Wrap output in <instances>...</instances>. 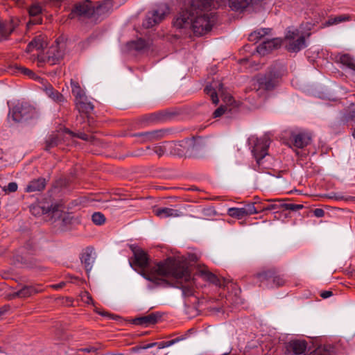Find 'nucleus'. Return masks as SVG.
Here are the masks:
<instances>
[{
  "mask_svg": "<svg viewBox=\"0 0 355 355\" xmlns=\"http://www.w3.org/2000/svg\"><path fill=\"white\" fill-rule=\"evenodd\" d=\"M130 248L133 253V257L130 260V266L135 270L139 268L141 275L155 286H171V284L164 279V276L166 275H173L178 279L183 277L188 279L189 277L181 261L174 257H168L153 266H148L149 256L147 252L139 247L131 245Z\"/></svg>",
  "mask_w": 355,
  "mask_h": 355,
  "instance_id": "f257e3e1",
  "label": "nucleus"
},
{
  "mask_svg": "<svg viewBox=\"0 0 355 355\" xmlns=\"http://www.w3.org/2000/svg\"><path fill=\"white\" fill-rule=\"evenodd\" d=\"M215 8L214 0H188L173 21L177 28H190L196 36L211 30L214 15L209 11Z\"/></svg>",
  "mask_w": 355,
  "mask_h": 355,
  "instance_id": "f03ea898",
  "label": "nucleus"
},
{
  "mask_svg": "<svg viewBox=\"0 0 355 355\" xmlns=\"http://www.w3.org/2000/svg\"><path fill=\"white\" fill-rule=\"evenodd\" d=\"M286 71V68L284 64L275 62L268 68L265 74L257 76L252 80V89L256 91L273 90L279 84Z\"/></svg>",
  "mask_w": 355,
  "mask_h": 355,
  "instance_id": "7ed1b4c3",
  "label": "nucleus"
},
{
  "mask_svg": "<svg viewBox=\"0 0 355 355\" xmlns=\"http://www.w3.org/2000/svg\"><path fill=\"white\" fill-rule=\"evenodd\" d=\"M66 49L67 44L63 38L58 37L49 48L45 56H37V67H42L44 63L50 66L59 64L64 58Z\"/></svg>",
  "mask_w": 355,
  "mask_h": 355,
  "instance_id": "20e7f679",
  "label": "nucleus"
},
{
  "mask_svg": "<svg viewBox=\"0 0 355 355\" xmlns=\"http://www.w3.org/2000/svg\"><path fill=\"white\" fill-rule=\"evenodd\" d=\"M282 40L288 52L297 53L306 47L305 37L297 28H288Z\"/></svg>",
  "mask_w": 355,
  "mask_h": 355,
  "instance_id": "39448f33",
  "label": "nucleus"
},
{
  "mask_svg": "<svg viewBox=\"0 0 355 355\" xmlns=\"http://www.w3.org/2000/svg\"><path fill=\"white\" fill-rule=\"evenodd\" d=\"M11 116L15 122H23L38 116L37 110L28 103H18L15 105L11 112Z\"/></svg>",
  "mask_w": 355,
  "mask_h": 355,
  "instance_id": "423d86ee",
  "label": "nucleus"
},
{
  "mask_svg": "<svg viewBox=\"0 0 355 355\" xmlns=\"http://www.w3.org/2000/svg\"><path fill=\"white\" fill-rule=\"evenodd\" d=\"M168 13L169 9L167 6H159L157 8L147 13L142 25L146 28H150L159 24Z\"/></svg>",
  "mask_w": 355,
  "mask_h": 355,
  "instance_id": "0eeeda50",
  "label": "nucleus"
},
{
  "mask_svg": "<svg viewBox=\"0 0 355 355\" xmlns=\"http://www.w3.org/2000/svg\"><path fill=\"white\" fill-rule=\"evenodd\" d=\"M250 142L253 144L252 153L259 165L261 159L268 155V150L270 145V139L267 137L261 138L251 137Z\"/></svg>",
  "mask_w": 355,
  "mask_h": 355,
  "instance_id": "6e6552de",
  "label": "nucleus"
},
{
  "mask_svg": "<svg viewBox=\"0 0 355 355\" xmlns=\"http://www.w3.org/2000/svg\"><path fill=\"white\" fill-rule=\"evenodd\" d=\"M254 277L259 280L260 284L264 282H267L269 284L271 280L273 285L276 287L284 286L286 284L284 275L279 274L275 268L258 272L254 275Z\"/></svg>",
  "mask_w": 355,
  "mask_h": 355,
  "instance_id": "1a4fd4ad",
  "label": "nucleus"
},
{
  "mask_svg": "<svg viewBox=\"0 0 355 355\" xmlns=\"http://www.w3.org/2000/svg\"><path fill=\"white\" fill-rule=\"evenodd\" d=\"M95 14V7L92 2L85 0L74 5L71 12L69 14V19H74L78 17L89 18Z\"/></svg>",
  "mask_w": 355,
  "mask_h": 355,
  "instance_id": "9d476101",
  "label": "nucleus"
},
{
  "mask_svg": "<svg viewBox=\"0 0 355 355\" xmlns=\"http://www.w3.org/2000/svg\"><path fill=\"white\" fill-rule=\"evenodd\" d=\"M181 262L182 263V265L184 266V267H185L187 269V271L189 276L188 279H186L183 277L178 279L173 275H166V276H164V277H172L175 281V284H176L175 286L182 289V295L184 297H189L193 295L194 288H193V287L192 286V283L191 282V273L189 270V268L184 262H183L182 261H181Z\"/></svg>",
  "mask_w": 355,
  "mask_h": 355,
  "instance_id": "9b49d317",
  "label": "nucleus"
},
{
  "mask_svg": "<svg viewBox=\"0 0 355 355\" xmlns=\"http://www.w3.org/2000/svg\"><path fill=\"white\" fill-rule=\"evenodd\" d=\"M307 342L305 340L294 339L285 343L286 355H305Z\"/></svg>",
  "mask_w": 355,
  "mask_h": 355,
  "instance_id": "f8f14e48",
  "label": "nucleus"
},
{
  "mask_svg": "<svg viewBox=\"0 0 355 355\" xmlns=\"http://www.w3.org/2000/svg\"><path fill=\"white\" fill-rule=\"evenodd\" d=\"M255 203H249L243 207H232L227 210V214L237 219H241L246 216L258 214L259 211L254 206Z\"/></svg>",
  "mask_w": 355,
  "mask_h": 355,
  "instance_id": "ddd939ff",
  "label": "nucleus"
},
{
  "mask_svg": "<svg viewBox=\"0 0 355 355\" xmlns=\"http://www.w3.org/2000/svg\"><path fill=\"white\" fill-rule=\"evenodd\" d=\"M165 130H156L149 132L135 133L133 137L139 139L141 143L154 142L163 139L166 135Z\"/></svg>",
  "mask_w": 355,
  "mask_h": 355,
  "instance_id": "4468645a",
  "label": "nucleus"
},
{
  "mask_svg": "<svg viewBox=\"0 0 355 355\" xmlns=\"http://www.w3.org/2000/svg\"><path fill=\"white\" fill-rule=\"evenodd\" d=\"M283 44V40L281 38L275 37L271 40H268L263 42L257 47V51L260 55H265L268 54L272 51L278 49Z\"/></svg>",
  "mask_w": 355,
  "mask_h": 355,
  "instance_id": "2eb2a0df",
  "label": "nucleus"
},
{
  "mask_svg": "<svg viewBox=\"0 0 355 355\" xmlns=\"http://www.w3.org/2000/svg\"><path fill=\"white\" fill-rule=\"evenodd\" d=\"M43 291L42 286L40 284L24 286L20 290L14 292L10 295L11 298H26L29 297L35 294L41 293Z\"/></svg>",
  "mask_w": 355,
  "mask_h": 355,
  "instance_id": "dca6fc26",
  "label": "nucleus"
},
{
  "mask_svg": "<svg viewBox=\"0 0 355 355\" xmlns=\"http://www.w3.org/2000/svg\"><path fill=\"white\" fill-rule=\"evenodd\" d=\"M197 273L204 280L218 286H222V280L211 272L207 266L199 265L198 266Z\"/></svg>",
  "mask_w": 355,
  "mask_h": 355,
  "instance_id": "f3484780",
  "label": "nucleus"
},
{
  "mask_svg": "<svg viewBox=\"0 0 355 355\" xmlns=\"http://www.w3.org/2000/svg\"><path fill=\"white\" fill-rule=\"evenodd\" d=\"M171 113L167 110H162L157 112L147 114L143 116L142 121L146 123H154L166 121L171 118Z\"/></svg>",
  "mask_w": 355,
  "mask_h": 355,
  "instance_id": "a211bd4d",
  "label": "nucleus"
},
{
  "mask_svg": "<svg viewBox=\"0 0 355 355\" xmlns=\"http://www.w3.org/2000/svg\"><path fill=\"white\" fill-rule=\"evenodd\" d=\"M42 8L39 3H34L31 5L28 9V13L31 17L30 20L27 23V26L40 24L42 22L41 17Z\"/></svg>",
  "mask_w": 355,
  "mask_h": 355,
  "instance_id": "6ab92c4d",
  "label": "nucleus"
},
{
  "mask_svg": "<svg viewBox=\"0 0 355 355\" xmlns=\"http://www.w3.org/2000/svg\"><path fill=\"white\" fill-rule=\"evenodd\" d=\"M204 92L209 95L214 104L217 105L219 102L218 92L223 93V84L222 83H214V85H207L205 87Z\"/></svg>",
  "mask_w": 355,
  "mask_h": 355,
  "instance_id": "aec40b11",
  "label": "nucleus"
},
{
  "mask_svg": "<svg viewBox=\"0 0 355 355\" xmlns=\"http://www.w3.org/2000/svg\"><path fill=\"white\" fill-rule=\"evenodd\" d=\"M311 136L305 132H299L291 135L293 146L297 148H303L311 143Z\"/></svg>",
  "mask_w": 355,
  "mask_h": 355,
  "instance_id": "412c9836",
  "label": "nucleus"
},
{
  "mask_svg": "<svg viewBox=\"0 0 355 355\" xmlns=\"http://www.w3.org/2000/svg\"><path fill=\"white\" fill-rule=\"evenodd\" d=\"M160 318L161 315L159 313H151L147 315L135 318L133 323L137 325L147 327L157 323Z\"/></svg>",
  "mask_w": 355,
  "mask_h": 355,
  "instance_id": "4be33fe9",
  "label": "nucleus"
},
{
  "mask_svg": "<svg viewBox=\"0 0 355 355\" xmlns=\"http://www.w3.org/2000/svg\"><path fill=\"white\" fill-rule=\"evenodd\" d=\"M65 207L62 202H58L51 205L47 208L46 214H48L54 220H60L64 214Z\"/></svg>",
  "mask_w": 355,
  "mask_h": 355,
  "instance_id": "5701e85b",
  "label": "nucleus"
},
{
  "mask_svg": "<svg viewBox=\"0 0 355 355\" xmlns=\"http://www.w3.org/2000/svg\"><path fill=\"white\" fill-rule=\"evenodd\" d=\"M47 46L46 37L40 35L35 36L28 44L26 51L28 53L33 51L34 49L42 50Z\"/></svg>",
  "mask_w": 355,
  "mask_h": 355,
  "instance_id": "b1692460",
  "label": "nucleus"
},
{
  "mask_svg": "<svg viewBox=\"0 0 355 355\" xmlns=\"http://www.w3.org/2000/svg\"><path fill=\"white\" fill-rule=\"evenodd\" d=\"M154 214L160 218H165L168 217H180L182 216V213L177 209L168 207H159L153 210Z\"/></svg>",
  "mask_w": 355,
  "mask_h": 355,
  "instance_id": "393cba45",
  "label": "nucleus"
},
{
  "mask_svg": "<svg viewBox=\"0 0 355 355\" xmlns=\"http://www.w3.org/2000/svg\"><path fill=\"white\" fill-rule=\"evenodd\" d=\"M76 108L80 113L89 114L94 110V105L87 101L86 96L74 100Z\"/></svg>",
  "mask_w": 355,
  "mask_h": 355,
  "instance_id": "a878e982",
  "label": "nucleus"
},
{
  "mask_svg": "<svg viewBox=\"0 0 355 355\" xmlns=\"http://www.w3.org/2000/svg\"><path fill=\"white\" fill-rule=\"evenodd\" d=\"M92 251L93 249L92 248L87 247L80 254V259L81 263L83 265H84L87 272H89L92 268V263L94 262V258L92 256Z\"/></svg>",
  "mask_w": 355,
  "mask_h": 355,
  "instance_id": "bb28decb",
  "label": "nucleus"
},
{
  "mask_svg": "<svg viewBox=\"0 0 355 355\" xmlns=\"http://www.w3.org/2000/svg\"><path fill=\"white\" fill-rule=\"evenodd\" d=\"M46 184V181L44 178H39L33 179L27 184L25 191L26 192H36L43 191Z\"/></svg>",
  "mask_w": 355,
  "mask_h": 355,
  "instance_id": "cd10ccee",
  "label": "nucleus"
},
{
  "mask_svg": "<svg viewBox=\"0 0 355 355\" xmlns=\"http://www.w3.org/2000/svg\"><path fill=\"white\" fill-rule=\"evenodd\" d=\"M340 122L343 125L355 123V103H352L347 107L340 117Z\"/></svg>",
  "mask_w": 355,
  "mask_h": 355,
  "instance_id": "c85d7f7f",
  "label": "nucleus"
},
{
  "mask_svg": "<svg viewBox=\"0 0 355 355\" xmlns=\"http://www.w3.org/2000/svg\"><path fill=\"white\" fill-rule=\"evenodd\" d=\"M252 3V0H229L230 8L236 12L244 11Z\"/></svg>",
  "mask_w": 355,
  "mask_h": 355,
  "instance_id": "c756f323",
  "label": "nucleus"
},
{
  "mask_svg": "<svg viewBox=\"0 0 355 355\" xmlns=\"http://www.w3.org/2000/svg\"><path fill=\"white\" fill-rule=\"evenodd\" d=\"M311 355H336L335 346L331 344H324L318 346Z\"/></svg>",
  "mask_w": 355,
  "mask_h": 355,
  "instance_id": "7c9ffc66",
  "label": "nucleus"
},
{
  "mask_svg": "<svg viewBox=\"0 0 355 355\" xmlns=\"http://www.w3.org/2000/svg\"><path fill=\"white\" fill-rule=\"evenodd\" d=\"M114 3L112 0H104L95 7V14L105 15L112 10Z\"/></svg>",
  "mask_w": 355,
  "mask_h": 355,
  "instance_id": "2f4dec72",
  "label": "nucleus"
},
{
  "mask_svg": "<svg viewBox=\"0 0 355 355\" xmlns=\"http://www.w3.org/2000/svg\"><path fill=\"white\" fill-rule=\"evenodd\" d=\"M60 141V137L58 134H51L46 139L44 149L46 151H50L51 148L58 146Z\"/></svg>",
  "mask_w": 355,
  "mask_h": 355,
  "instance_id": "473e14b6",
  "label": "nucleus"
},
{
  "mask_svg": "<svg viewBox=\"0 0 355 355\" xmlns=\"http://www.w3.org/2000/svg\"><path fill=\"white\" fill-rule=\"evenodd\" d=\"M45 92L51 99L57 103H62L65 101L64 96L58 90H55L51 85L46 87Z\"/></svg>",
  "mask_w": 355,
  "mask_h": 355,
  "instance_id": "72a5a7b5",
  "label": "nucleus"
},
{
  "mask_svg": "<svg viewBox=\"0 0 355 355\" xmlns=\"http://www.w3.org/2000/svg\"><path fill=\"white\" fill-rule=\"evenodd\" d=\"M271 31L270 28H260L251 33L248 36L250 42H257L264 36L268 35Z\"/></svg>",
  "mask_w": 355,
  "mask_h": 355,
  "instance_id": "f704fd0d",
  "label": "nucleus"
},
{
  "mask_svg": "<svg viewBox=\"0 0 355 355\" xmlns=\"http://www.w3.org/2000/svg\"><path fill=\"white\" fill-rule=\"evenodd\" d=\"M338 61L347 68L355 71V62L353 58L348 53L340 54Z\"/></svg>",
  "mask_w": 355,
  "mask_h": 355,
  "instance_id": "c9c22d12",
  "label": "nucleus"
},
{
  "mask_svg": "<svg viewBox=\"0 0 355 355\" xmlns=\"http://www.w3.org/2000/svg\"><path fill=\"white\" fill-rule=\"evenodd\" d=\"M13 31L14 26L11 23L5 24L0 22V42L7 40Z\"/></svg>",
  "mask_w": 355,
  "mask_h": 355,
  "instance_id": "e433bc0d",
  "label": "nucleus"
},
{
  "mask_svg": "<svg viewBox=\"0 0 355 355\" xmlns=\"http://www.w3.org/2000/svg\"><path fill=\"white\" fill-rule=\"evenodd\" d=\"M71 92L75 97V99L80 98L82 96H85L83 89L81 88L80 83L78 80L71 79Z\"/></svg>",
  "mask_w": 355,
  "mask_h": 355,
  "instance_id": "4c0bfd02",
  "label": "nucleus"
},
{
  "mask_svg": "<svg viewBox=\"0 0 355 355\" xmlns=\"http://www.w3.org/2000/svg\"><path fill=\"white\" fill-rule=\"evenodd\" d=\"M349 19L350 16L348 15H341L335 17H330L326 21V24L327 26H331L343 21H349Z\"/></svg>",
  "mask_w": 355,
  "mask_h": 355,
  "instance_id": "58836bf2",
  "label": "nucleus"
},
{
  "mask_svg": "<svg viewBox=\"0 0 355 355\" xmlns=\"http://www.w3.org/2000/svg\"><path fill=\"white\" fill-rule=\"evenodd\" d=\"M184 339V336H180V337H178L174 339H172L171 340L158 342V343H157V347L159 349H164L165 347H170V346L173 345V344H175V343H178L179 341L182 340Z\"/></svg>",
  "mask_w": 355,
  "mask_h": 355,
  "instance_id": "ea45409f",
  "label": "nucleus"
},
{
  "mask_svg": "<svg viewBox=\"0 0 355 355\" xmlns=\"http://www.w3.org/2000/svg\"><path fill=\"white\" fill-rule=\"evenodd\" d=\"M130 47L136 51H141L147 47V42L145 40L139 38L130 43Z\"/></svg>",
  "mask_w": 355,
  "mask_h": 355,
  "instance_id": "a19ab883",
  "label": "nucleus"
},
{
  "mask_svg": "<svg viewBox=\"0 0 355 355\" xmlns=\"http://www.w3.org/2000/svg\"><path fill=\"white\" fill-rule=\"evenodd\" d=\"M92 220L95 225H101L105 222V217L101 212H95L92 216Z\"/></svg>",
  "mask_w": 355,
  "mask_h": 355,
  "instance_id": "79ce46f5",
  "label": "nucleus"
},
{
  "mask_svg": "<svg viewBox=\"0 0 355 355\" xmlns=\"http://www.w3.org/2000/svg\"><path fill=\"white\" fill-rule=\"evenodd\" d=\"M280 206L283 209L291 210L293 211H298L304 207L302 205L293 203H282L280 204Z\"/></svg>",
  "mask_w": 355,
  "mask_h": 355,
  "instance_id": "37998d69",
  "label": "nucleus"
},
{
  "mask_svg": "<svg viewBox=\"0 0 355 355\" xmlns=\"http://www.w3.org/2000/svg\"><path fill=\"white\" fill-rule=\"evenodd\" d=\"M153 150L159 157H162L166 153V148L163 145H156L153 148Z\"/></svg>",
  "mask_w": 355,
  "mask_h": 355,
  "instance_id": "c03bdc74",
  "label": "nucleus"
},
{
  "mask_svg": "<svg viewBox=\"0 0 355 355\" xmlns=\"http://www.w3.org/2000/svg\"><path fill=\"white\" fill-rule=\"evenodd\" d=\"M60 220H62V223L64 225H67L72 223L73 216L70 213L64 211V214L62 215V217L60 218Z\"/></svg>",
  "mask_w": 355,
  "mask_h": 355,
  "instance_id": "a18cd8bd",
  "label": "nucleus"
},
{
  "mask_svg": "<svg viewBox=\"0 0 355 355\" xmlns=\"http://www.w3.org/2000/svg\"><path fill=\"white\" fill-rule=\"evenodd\" d=\"M64 132L66 133H68L70 135H72L73 137H76L80 138V139H81L83 140H85V141L89 140V136L87 135L85 133L74 134L73 132H71L69 129H65Z\"/></svg>",
  "mask_w": 355,
  "mask_h": 355,
  "instance_id": "49530a36",
  "label": "nucleus"
},
{
  "mask_svg": "<svg viewBox=\"0 0 355 355\" xmlns=\"http://www.w3.org/2000/svg\"><path fill=\"white\" fill-rule=\"evenodd\" d=\"M17 188H18L17 184L16 182H10L8 184V186L4 187L3 190L6 193H12V192H15L17 190Z\"/></svg>",
  "mask_w": 355,
  "mask_h": 355,
  "instance_id": "de8ad7c7",
  "label": "nucleus"
},
{
  "mask_svg": "<svg viewBox=\"0 0 355 355\" xmlns=\"http://www.w3.org/2000/svg\"><path fill=\"white\" fill-rule=\"evenodd\" d=\"M282 209L281 208V206H280V204L279 205H277V204H270L266 207H263L262 208H260L259 211V212H261V211H270V210H276V209Z\"/></svg>",
  "mask_w": 355,
  "mask_h": 355,
  "instance_id": "09e8293b",
  "label": "nucleus"
},
{
  "mask_svg": "<svg viewBox=\"0 0 355 355\" xmlns=\"http://www.w3.org/2000/svg\"><path fill=\"white\" fill-rule=\"evenodd\" d=\"M19 69L23 74L28 76L32 78H35L36 76L35 73L29 69L25 67H20Z\"/></svg>",
  "mask_w": 355,
  "mask_h": 355,
  "instance_id": "8fccbe9b",
  "label": "nucleus"
},
{
  "mask_svg": "<svg viewBox=\"0 0 355 355\" xmlns=\"http://www.w3.org/2000/svg\"><path fill=\"white\" fill-rule=\"evenodd\" d=\"M226 107L224 106H220L213 113L214 118L221 116L225 112Z\"/></svg>",
  "mask_w": 355,
  "mask_h": 355,
  "instance_id": "3c124183",
  "label": "nucleus"
},
{
  "mask_svg": "<svg viewBox=\"0 0 355 355\" xmlns=\"http://www.w3.org/2000/svg\"><path fill=\"white\" fill-rule=\"evenodd\" d=\"M83 300L87 304H92L93 299L88 292H85L82 296Z\"/></svg>",
  "mask_w": 355,
  "mask_h": 355,
  "instance_id": "603ef678",
  "label": "nucleus"
},
{
  "mask_svg": "<svg viewBox=\"0 0 355 355\" xmlns=\"http://www.w3.org/2000/svg\"><path fill=\"white\" fill-rule=\"evenodd\" d=\"M313 214L318 218H321L324 216V211L322 209L316 208L313 210Z\"/></svg>",
  "mask_w": 355,
  "mask_h": 355,
  "instance_id": "864d4df0",
  "label": "nucleus"
},
{
  "mask_svg": "<svg viewBox=\"0 0 355 355\" xmlns=\"http://www.w3.org/2000/svg\"><path fill=\"white\" fill-rule=\"evenodd\" d=\"M332 295H333L332 291H322L320 293V297L324 298V299H326L327 297H329Z\"/></svg>",
  "mask_w": 355,
  "mask_h": 355,
  "instance_id": "5fc2aeb1",
  "label": "nucleus"
},
{
  "mask_svg": "<svg viewBox=\"0 0 355 355\" xmlns=\"http://www.w3.org/2000/svg\"><path fill=\"white\" fill-rule=\"evenodd\" d=\"M98 348L95 347H89L87 348L82 349L81 350L85 352L90 353V352H96L98 351Z\"/></svg>",
  "mask_w": 355,
  "mask_h": 355,
  "instance_id": "6e6d98bb",
  "label": "nucleus"
},
{
  "mask_svg": "<svg viewBox=\"0 0 355 355\" xmlns=\"http://www.w3.org/2000/svg\"><path fill=\"white\" fill-rule=\"evenodd\" d=\"M189 260H190L191 261H195V262H196V261H198V256H197L196 254H190V255H189Z\"/></svg>",
  "mask_w": 355,
  "mask_h": 355,
  "instance_id": "4d7b16f0",
  "label": "nucleus"
},
{
  "mask_svg": "<svg viewBox=\"0 0 355 355\" xmlns=\"http://www.w3.org/2000/svg\"><path fill=\"white\" fill-rule=\"evenodd\" d=\"M140 349L139 348V345H137L135 347H133L132 348H131V352H138Z\"/></svg>",
  "mask_w": 355,
  "mask_h": 355,
  "instance_id": "13d9d810",
  "label": "nucleus"
},
{
  "mask_svg": "<svg viewBox=\"0 0 355 355\" xmlns=\"http://www.w3.org/2000/svg\"><path fill=\"white\" fill-rule=\"evenodd\" d=\"M154 347H157V343H150L147 344L148 349L152 348Z\"/></svg>",
  "mask_w": 355,
  "mask_h": 355,
  "instance_id": "bf43d9fd",
  "label": "nucleus"
},
{
  "mask_svg": "<svg viewBox=\"0 0 355 355\" xmlns=\"http://www.w3.org/2000/svg\"><path fill=\"white\" fill-rule=\"evenodd\" d=\"M139 348H140V349H148L147 344L146 345H139Z\"/></svg>",
  "mask_w": 355,
  "mask_h": 355,
  "instance_id": "052dcab7",
  "label": "nucleus"
},
{
  "mask_svg": "<svg viewBox=\"0 0 355 355\" xmlns=\"http://www.w3.org/2000/svg\"><path fill=\"white\" fill-rule=\"evenodd\" d=\"M352 135L355 139V128L352 130Z\"/></svg>",
  "mask_w": 355,
  "mask_h": 355,
  "instance_id": "680f3d73",
  "label": "nucleus"
},
{
  "mask_svg": "<svg viewBox=\"0 0 355 355\" xmlns=\"http://www.w3.org/2000/svg\"><path fill=\"white\" fill-rule=\"evenodd\" d=\"M174 146L175 148H178V147H180L181 146L180 144H175Z\"/></svg>",
  "mask_w": 355,
  "mask_h": 355,
  "instance_id": "e2e57ef3",
  "label": "nucleus"
},
{
  "mask_svg": "<svg viewBox=\"0 0 355 355\" xmlns=\"http://www.w3.org/2000/svg\"><path fill=\"white\" fill-rule=\"evenodd\" d=\"M4 351L3 350L2 347L0 346V353H3Z\"/></svg>",
  "mask_w": 355,
  "mask_h": 355,
  "instance_id": "0e129e2a",
  "label": "nucleus"
},
{
  "mask_svg": "<svg viewBox=\"0 0 355 355\" xmlns=\"http://www.w3.org/2000/svg\"><path fill=\"white\" fill-rule=\"evenodd\" d=\"M268 201H274L273 200L269 199Z\"/></svg>",
  "mask_w": 355,
  "mask_h": 355,
  "instance_id": "69168bd1",
  "label": "nucleus"
}]
</instances>
